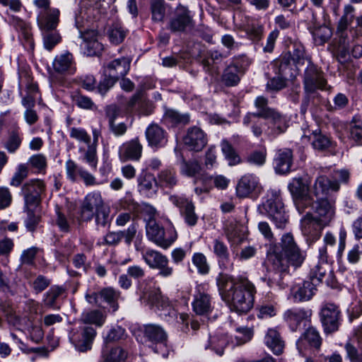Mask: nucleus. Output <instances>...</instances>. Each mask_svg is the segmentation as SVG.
Here are the masks:
<instances>
[{
	"label": "nucleus",
	"instance_id": "nucleus-34",
	"mask_svg": "<svg viewBox=\"0 0 362 362\" xmlns=\"http://www.w3.org/2000/svg\"><path fill=\"white\" fill-rule=\"evenodd\" d=\"M301 230L304 235L315 237L325 226H321L318 219L310 213H307L301 219Z\"/></svg>",
	"mask_w": 362,
	"mask_h": 362
},
{
	"label": "nucleus",
	"instance_id": "nucleus-4",
	"mask_svg": "<svg viewBox=\"0 0 362 362\" xmlns=\"http://www.w3.org/2000/svg\"><path fill=\"white\" fill-rule=\"evenodd\" d=\"M288 189L299 213L314 204L310 194V181L305 177H293L288 185Z\"/></svg>",
	"mask_w": 362,
	"mask_h": 362
},
{
	"label": "nucleus",
	"instance_id": "nucleus-16",
	"mask_svg": "<svg viewBox=\"0 0 362 362\" xmlns=\"http://www.w3.org/2000/svg\"><path fill=\"white\" fill-rule=\"evenodd\" d=\"M321 226H328L335 215V198L320 199L311 206Z\"/></svg>",
	"mask_w": 362,
	"mask_h": 362
},
{
	"label": "nucleus",
	"instance_id": "nucleus-22",
	"mask_svg": "<svg viewBox=\"0 0 362 362\" xmlns=\"http://www.w3.org/2000/svg\"><path fill=\"white\" fill-rule=\"evenodd\" d=\"M93 142L88 144L86 148L81 147L79 151L83 153L81 160L88 164L93 170H96L98 163V158L97 155V147L98 139L101 135L100 130L98 128H93Z\"/></svg>",
	"mask_w": 362,
	"mask_h": 362
},
{
	"label": "nucleus",
	"instance_id": "nucleus-49",
	"mask_svg": "<svg viewBox=\"0 0 362 362\" xmlns=\"http://www.w3.org/2000/svg\"><path fill=\"white\" fill-rule=\"evenodd\" d=\"M329 270V268L327 263L319 262L311 268L309 279L315 282L316 285L318 283H322Z\"/></svg>",
	"mask_w": 362,
	"mask_h": 362
},
{
	"label": "nucleus",
	"instance_id": "nucleus-29",
	"mask_svg": "<svg viewBox=\"0 0 362 362\" xmlns=\"http://www.w3.org/2000/svg\"><path fill=\"white\" fill-rule=\"evenodd\" d=\"M259 179L252 174L243 176L236 186V194L238 197L244 198L249 196L259 187Z\"/></svg>",
	"mask_w": 362,
	"mask_h": 362
},
{
	"label": "nucleus",
	"instance_id": "nucleus-5",
	"mask_svg": "<svg viewBox=\"0 0 362 362\" xmlns=\"http://www.w3.org/2000/svg\"><path fill=\"white\" fill-rule=\"evenodd\" d=\"M152 281L153 279H146L139 283L138 288L141 292L140 300L158 310H166L168 313H165V315H171L174 310L168 298L161 294L159 288L151 286L150 284Z\"/></svg>",
	"mask_w": 362,
	"mask_h": 362
},
{
	"label": "nucleus",
	"instance_id": "nucleus-28",
	"mask_svg": "<svg viewBox=\"0 0 362 362\" xmlns=\"http://www.w3.org/2000/svg\"><path fill=\"white\" fill-rule=\"evenodd\" d=\"M60 11L56 8L40 11L37 21L40 30L56 29L59 23Z\"/></svg>",
	"mask_w": 362,
	"mask_h": 362
},
{
	"label": "nucleus",
	"instance_id": "nucleus-25",
	"mask_svg": "<svg viewBox=\"0 0 362 362\" xmlns=\"http://www.w3.org/2000/svg\"><path fill=\"white\" fill-rule=\"evenodd\" d=\"M66 173L67 177L75 182L81 177L87 186L97 185L95 177L83 168L78 165L74 160L69 159L66 162Z\"/></svg>",
	"mask_w": 362,
	"mask_h": 362
},
{
	"label": "nucleus",
	"instance_id": "nucleus-32",
	"mask_svg": "<svg viewBox=\"0 0 362 362\" xmlns=\"http://www.w3.org/2000/svg\"><path fill=\"white\" fill-rule=\"evenodd\" d=\"M213 251L218 259L221 267L225 269L233 268V263L230 262L228 247L223 242L216 239L214 241Z\"/></svg>",
	"mask_w": 362,
	"mask_h": 362
},
{
	"label": "nucleus",
	"instance_id": "nucleus-27",
	"mask_svg": "<svg viewBox=\"0 0 362 362\" xmlns=\"http://www.w3.org/2000/svg\"><path fill=\"white\" fill-rule=\"evenodd\" d=\"M52 66L56 72L62 74H74L76 71L74 57L68 52L57 55L52 62Z\"/></svg>",
	"mask_w": 362,
	"mask_h": 362
},
{
	"label": "nucleus",
	"instance_id": "nucleus-54",
	"mask_svg": "<svg viewBox=\"0 0 362 362\" xmlns=\"http://www.w3.org/2000/svg\"><path fill=\"white\" fill-rule=\"evenodd\" d=\"M163 119L166 123L173 124H187L189 121L188 115H180L174 110H168L165 111Z\"/></svg>",
	"mask_w": 362,
	"mask_h": 362
},
{
	"label": "nucleus",
	"instance_id": "nucleus-10",
	"mask_svg": "<svg viewBox=\"0 0 362 362\" xmlns=\"http://www.w3.org/2000/svg\"><path fill=\"white\" fill-rule=\"evenodd\" d=\"M142 258L151 269L158 270L159 276L163 278L173 276L174 269L169 265L168 257L159 251L147 249L142 252Z\"/></svg>",
	"mask_w": 362,
	"mask_h": 362
},
{
	"label": "nucleus",
	"instance_id": "nucleus-42",
	"mask_svg": "<svg viewBox=\"0 0 362 362\" xmlns=\"http://www.w3.org/2000/svg\"><path fill=\"white\" fill-rule=\"evenodd\" d=\"M150 11L153 22H163L167 11L168 4L165 0H150Z\"/></svg>",
	"mask_w": 362,
	"mask_h": 362
},
{
	"label": "nucleus",
	"instance_id": "nucleus-2",
	"mask_svg": "<svg viewBox=\"0 0 362 362\" xmlns=\"http://www.w3.org/2000/svg\"><path fill=\"white\" fill-rule=\"evenodd\" d=\"M216 284L221 298L232 311L246 313L251 310L256 292L254 284L247 279H235L226 274H220Z\"/></svg>",
	"mask_w": 362,
	"mask_h": 362
},
{
	"label": "nucleus",
	"instance_id": "nucleus-14",
	"mask_svg": "<svg viewBox=\"0 0 362 362\" xmlns=\"http://www.w3.org/2000/svg\"><path fill=\"white\" fill-rule=\"evenodd\" d=\"M322 341L319 332L315 327L310 326L297 340V349L302 356H305L312 349H319Z\"/></svg>",
	"mask_w": 362,
	"mask_h": 362
},
{
	"label": "nucleus",
	"instance_id": "nucleus-9",
	"mask_svg": "<svg viewBox=\"0 0 362 362\" xmlns=\"http://www.w3.org/2000/svg\"><path fill=\"white\" fill-rule=\"evenodd\" d=\"M144 337L155 346L152 347L153 351L163 357L168 356V349L167 346L168 334L165 329L156 324H147L144 325Z\"/></svg>",
	"mask_w": 362,
	"mask_h": 362
},
{
	"label": "nucleus",
	"instance_id": "nucleus-41",
	"mask_svg": "<svg viewBox=\"0 0 362 362\" xmlns=\"http://www.w3.org/2000/svg\"><path fill=\"white\" fill-rule=\"evenodd\" d=\"M309 140L314 149L317 151H325L332 146L333 143L330 139L320 132L314 131L310 136Z\"/></svg>",
	"mask_w": 362,
	"mask_h": 362
},
{
	"label": "nucleus",
	"instance_id": "nucleus-35",
	"mask_svg": "<svg viewBox=\"0 0 362 362\" xmlns=\"http://www.w3.org/2000/svg\"><path fill=\"white\" fill-rule=\"evenodd\" d=\"M22 142V138L20 134V127L17 122L12 124L8 130V139L4 144L5 148L11 153L16 151Z\"/></svg>",
	"mask_w": 362,
	"mask_h": 362
},
{
	"label": "nucleus",
	"instance_id": "nucleus-40",
	"mask_svg": "<svg viewBox=\"0 0 362 362\" xmlns=\"http://www.w3.org/2000/svg\"><path fill=\"white\" fill-rule=\"evenodd\" d=\"M354 7L350 4L346 5L344 8V13L339 21L337 29V32L341 38H344L345 31L354 21Z\"/></svg>",
	"mask_w": 362,
	"mask_h": 362
},
{
	"label": "nucleus",
	"instance_id": "nucleus-12",
	"mask_svg": "<svg viewBox=\"0 0 362 362\" xmlns=\"http://www.w3.org/2000/svg\"><path fill=\"white\" fill-rule=\"evenodd\" d=\"M45 189V185L41 180L34 179L25 182L21 188L25 203L24 209L37 207L41 202V196Z\"/></svg>",
	"mask_w": 362,
	"mask_h": 362
},
{
	"label": "nucleus",
	"instance_id": "nucleus-50",
	"mask_svg": "<svg viewBox=\"0 0 362 362\" xmlns=\"http://www.w3.org/2000/svg\"><path fill=\"white\" fill-rule=\"evenodd\" d=\"M201 166L197 160L182 159L180 166V171L182 175L192 177L199 174Z\"/></svg>",
	"mask_w": 362,
	"mask_h": 362
},
{
	"label": "nucleus",
	"instance_id": "nucleus-18",
	"mask_svg": "<svg viewBox=\"0 0 362 362\" xmlns=\"http://www.w3.org/2000/svg\"><path fill=\"white\" fill-rule=\"evenodd\" d=\"M340 311L334 304H327L321 310L320 318L327 334L333 333L338 330L340 322Z\"/></svg>",
	"mask_w": 362,
	"mask_h": 362
},
{
	"label": "nucleus",
	"instance_id": "nucleus-11",
	"mask_svg": "<svg viewBox=\"0 0 362 362\" xmlns=\"http://www.w3.org/2000/svg\"><path fill=\"white\" fill-rule=\"evenodd\" d=\"M303 82L308 95L315 93L317 90H323L327 85L324 72L313 63H309L305 69Z\"/></svg>",
	"mask_w": 362,
	"mask_h": 362
},
{
	"label": "nucleus",
	"instance_id": "nucleus-43",
	"mask_svg": "<svg viewBox=\"0 0 362 362\" xmlns=\"http://www.w3.org/2000/svg\"><path fill=\"white\" fill-rule=\"evenodd\" d=\"M44 47L50 51L62 40L59 33L56 29L40 30Z\"/></svg>",
	"mask_w": 362,
	"mask_h": 362
},
{
	"label": "nucleus",
	"instance_id": "nucleus-26",
	"mask_svg": "<svg viewBox=\"0 0 362 362\" xmlns=\"http://www.w3.org/2000/svg\"><path fill=\"white\" fill-rule=\"evenodd\" d=\"M145 136L148 146L156 149L164 147L168 141L166 132L156 124L146 128Z\"/></svg>",
	"mask_w": 362,
	"mask_h": 362
},
{
	"label": "nucleus",
	"instance_id": "nucleus-31",
	"mask_svg": "<svg viewBox=\"0 0 362 362\" xmlns=\"http://www.w3.org/2000/svg\"><path fill=\"white\" fill-rule=\"evenodd\" d=\"M130 63L131 59L125 57L114 59L105 68V72L119 80L127 74L130 69Z\"/></svg>",
	"mask_w": 362,
	"mask_h": 362
},
{
	"label": "nucleus",
	"instance_id": "nucleus-24",
	"mask_svg": "<svg viewBox=\"0 0 362 362\" xmlns=\"http://www.w3.org/2000/svg\"><path fill=\"white\" fill-rule=\"evenodd\" d=\"M317 291L316 284L309 280L294 284L291 288V296L293 302L301 303L310 300Z\"/></svg>",
	"mask_w": 362,
	"mask_h": 362
},
{
	"label": "nucleus",
	"instance_id": "nucleus-57",
	"mask_svg": "<svg viewBox=\"0 0 362 362\" xmlns=\"http://www.w3.org/2000/svg\"><path fill=\"white\" fill-rule=\"evenodd\" d=\"M28 167L25 164L18 165L16 171L11 180L10 185L16 187H19L28 176Z\"/></svg>",
	"mask_w": 362,
	"mask_h": 362
},
{
	"label": "nucleus",
	"instance_id": "nucleus-45",
	"mask_svg": "<svg viewBox=\"0 0 362 362\" xmlns=\"http://www.w3.org/2000/svg\"><path fill=\"white\" fill-rule=\"evenodd\" d=\"M221 151L228 160L229 165H235L241 163V158L233 147L231 144L226 139L221 142Z\"/></svg>",
	"mask_w": 362,
	"mask_h": 362
},
{
	"label": "nucleus",
	"instance_id": "nucleus-19",
	"mask_svg": "<svg viewBox=\"0 0 362 362\" xmlns=\"http://www.w3.org/2000/svg\"><path fill=\"white\" fill-rule=\"evenodd\" d=\"M192 307L197 315L204 316L209 315L214 309L211 296L201 286L196 287Z\"/></svg>",
	"mask_w": 362,
	"mask_h": 362
},
{
	"label": "nucleus",
	"instance_id": "nucleus-6",
	"mask_svg": "<svg viewBox=\"0 0 362 362\" xmlns=\"http://www.w3.org/2000/svg\"><path fill=\"white\" fill-rule=\"evenodd\" d=\"M146 236L153 243L163 249H168L177 239V234L174 227L167 231L154 219L149 218L146 226Z\"/></svg>",
	"mask_w": 362,
	"mask_h": 362
},
{
	"label": "nucleus",
	"instance_id": "nucleus-46",
	"mask_svg": "<svg viewBox=\"0 0 362 362\" xmlns=\"http://www.w3.org/2000/svg\"><path fill=\"white\" fill-rule=\"evenodd\" d=\"M349 136L357 145L362 144V119L358 115L354 116L350 122Z\"/></svg>",
	"mask_w": 362,
	"mask_h": 362
},
{
	"label": "nucleus",
	"instance_id": "nucleus-7",
	"mask_svg": "<svg viewBox=\"0 0 362 362\" xmlns=\"http://www.w3.org/2000/svg\"><path fill=\"white\" fill-rule=\"evenodd\" d=\"M269 218L274 223L276 228L284 229L288 221L281 198L275 192L262 204Z\"/></svg>",
	"mask_w": 362,
	"mask_h": 362
},
{
	"label": "nucleus",
	"instance_id": "nucleus-48",
	"mask_svg": "<svg viewBox=\"0 0 362 362\" xmlns=\"http://www.w3.org/2000/svg\"><path fill=\"white\" fill-rule=\"evenodd\" d=\"M291 57L293 63L296 65H303L305 61L312 63L310 56L306 53L304 46L300 43H295L293 49L291 53Z\"/></svg>",
	"mask_w": 362,
	"mask_h": 362
},
{
	"label": "nucleus",
	"instance_id": "nucleus-52",
	"mask_svg": "<svg viewBox=\"0 0 362 362\" xmlns=\"http://www.w3.org/2000/svg\"><path fill=\"white\" fill-rule=\"evenodd\" d=\"M192 262L201 275H206L210 272V264L206 257L202 252H195L192 257Z\"/></svg>",
	"mask_w": 362,
	"mask_h": 362
},
{
	"label": "nucleus",
	"instance_id": "nucleus-39",
	"mask_svg": "<svg viewBox=\"0 0 362 362\" xmlns=\"http://www.w3.org/2000/svg\"><path fill=\"white\" fill-rule=\"evenodd\" d=\"M128 33V30L120 23H114L108 28L107 34L112 44L119 45L124 40Z\"/></svg>",
	"mask_w": 362,
	"mask_h": 362
},
{
	"label": "nucleus",
	"instance_id": "nucleus-21",
	"mask_svg": "<svg viewBox=\"0 0 362 362\" xmlns=\"http://www.w3.org/2000/svg\"><path fill=\"white\" fill-rule=\"evenodd\" d=\"M311 311L303 308H292L284 312L283 317L290 329L296 332L303 324L304 326L310 322Z\"/></svg>",
	"mask_w": 362,
	"mask_h": 362
},
{
	"label": "nucleus",
	"instance_id": "nucleus-58",
	"mask_svg": "<svg viewBox=\"0 0 362 362\" xmlns=\"http://www.w3.org/2000/svg\"><path fill=\"white\" fill-rule=\"evenodd\" d=\"M194 210V205L192 203L180 212L185 223L191 227L194 226L198 221V216L196 214Z\"/></svg>",
	"mask_w": 362,
	"mask_h": 362
},
{
	"label": "nucleus",
	"instance_id": "nucleus-47",
	"mask_svg": "<svg viewBox=\"0 0 362 362\" xmlns=\"http://www.w3.org/2000/svg\"><path fill=\"white\" fill-rule=\"evenodd\" d=\"M224 232L228 240L231 244H238L241 242L242 238L240 230V226L235 221H228L224 227Z\"/></svg>",
	"mask_w": 362,
	"mask_h": 362
},
{
	"label": "nucleus",
	"instance_id": "nucleus-38",
	"mask_svg": "<svg viewBox=\"0 0 362 362\" xmlns=\"http://www.w3.org/2000/svg\"><path fill=\"white\" fill-rule=\"evenodd\" d=\"M157 180L161 187L173 188L178 182L176 170L173 168L162 170L157 175Z\"/></svg>",
	"mask_w": 362,
	"mask_h": 362
},
{
	"label": "nucleus",
	"instance_id": "nucleus-59",
	"mask_svg": "<svg viewBox=\"0 0 362 362\" xmlns=\"http://www.w3.org/2000/svg\"><path fill=\"white\" fill-rule=\"evenodd\" d=\"M69 136L71 139L76 140L80 143H83L88 146L91 141L90 135L87 131L81 127H71L69 129Z\"/></svg>",
	"mask_w": 362,
	"mask_h": 362
},
{
	"label": "nucleus",
	"instance_id": "nucleus-53",
	"mask_svg": "<svg viewBox=\"0 0 362 362\" xmlns=\"http://www.w3.org/2000/svg\"><path fill=\"white\" fill-rule=\"evenodd\" d=\"M119 296V291L112 288H105L100 291V298H101L102 303L103 302L107 303L112 307L114 310H117L118 308L117 301Z\"/></svg>",
	"mask_w": 362,
	"mask_h": 362
},
{
	"label": "nucleus",
	"instance_id": "nucleus-23",
	"mask_svg": "<svg viewBox=\"0 0 362 362\" xmlns=\"http://www.w3.org/2000/svg\"><path fill=\"white\" fill-rule=\"evenodd\" d=\"M143 146L138 137L124 143L119 148V158L122 162L138 161L141 157Z\"/></svg>",
	"mask_w": 362,
	"mask_h": 362
},
{
	"label": "nucleus",
	"instance_id": "nucleus-17",
	"mask_svg": "<svg viewBox=\"0 0 362 362\" xmlns=\"http://www.w3.org/2000/svg\"><path fill=\"white\" fill-rule=\"evenodd\" d=\"M182 141L189 151L199 152L207 144L208 139L206 133L201 128L194 126L187 129Z\"/></svg>",
	"mask_w": 362,
	"mask_h": 362
},
{
	"label": "nucleus",
	"instance_id": "nucleus-63",
	"mask_svg": "<svg viewBox=\"0 0 362 362\" xmlns=\"http://www.w3.org/2000/svg\"><path fill=\"white\" fill-rule=\"evenodd\" d=\"M80 37L83 39L84 42L87 43V47H89L90 44L95 49H100L101 44L98 41V33L94 30H89L85 32L80 31Z\"/></svg>",
	"mask_w": 362,
	"mask_h": 362
},
{
	"label": "nucleus",
	"instance_id": "nucleus-33",
	"mask_svg": "<svg viewBox=\"0 0 362 362\" xmlns=\"http://www.w3.org/2000/svg\"><path fill=\"white\" fill-rule=\"evenodd\" d=\"M264 341L267 347L274 354L280 355L283 353L284 341L276 329L273 328L269 329L264 337Z\"/></svg>",
	"mask_w": 362,
	"mask_h": 362
},
{
	"label": "nucleus",
	"instance_id": "nucleus-64",
	"mask_svg": "<svg viewBox=\"0 0 362 362\" xmlns=\"http://www.w3.org/2000/svg\"><path fill=\"white\" fill-rule=\"evenodd\" d=\"M118 81L108 73L105 72L104 78L101 80L98 86V90L101 95H105Z\"/></svg>",
	"mask_w": 362,
	"mask_h": 362
},
{
	"label": "nucleus",
	"instance_id": "nucleus-36",
	"mask_svg": "<svg viewBox=\"0 0 362 362\" xmlns=\"http://www.w3.org/2000/svg\"><path fill=\"white\" fill-rule=\"evenodd\" d=\"M228 344V337L225 334H221L211 336L204 346L206 350L210 349L215 352L218 356H221Z\"/></svg>",
	"mask_w": 362,
	"mask_h": 362
},
{
	"label": "nucleus",
	"instance_id": "nucleus-1",
	"mask_svg": "<svg viewBox=\"0 0 362 362\" xmlns=\"http://www.w3.org/2000/svg\"><path fill=\"white\" fill-rule=\"evenodd\" d=\"M306 258V252L302 250L296 243L293 235L291 233L284 234L279 245H271L267 254L269 266L275 272V276H269L267 284L269 287H278L283 289L285 284L281 276L288 273L290 266L294 269L301 267Z\"/></svg>",
	"mask_w": 362,
	"mask_h": 362
},
{
	"label": "nucleus",
	"instance_id": "nucleus-56",
	"mask_svg": "<svg viewBox=\"0 0 362 362\" xmlns=\"http://www.w3.org/2000/svg\"><path fill=\"white\" fill-rule=\"evenodd\" d=\"M263 30V25L257 22L249 23L245 28L248 38L252 41H259L262 38Z\"/></svg>",
	"mask_w": 362,
	"mask_h": 362
},
{
	"label": "nucleus",
	"instance_id": "nucleus-20",
	"mask_svg": "<svg viewBox=\"0 0 362 362\" xmlns=\"http://www.w3.org/2000/svg\"><path fill=\"white\" fill-rule=\"evenodd\" d=\"M95 335V329L84 326L71 336V341L78 351L86 352L91 349Z\"/></svg>",
	"mask_w": 362,
	"mask_h": 362
},
{
	"label": "nucleus",
	"instance_id": "nucleus-61",
	"mask_svg": "<svg viewBox=\"0 0 362 362\" xmlns=\"http://www.w3.org/2000/svg\"><path fill=\"white\" fill-rule=\"evenodd\" d=\"M237 335L235 339L236 345L240 346L250 341L253 337V330L247 327H240L236 328Z\"/></svg>",
	"mask_w": 362,
	"mask_h": 362
},
{
	"label": "nucleus",
	"instance_id": "nucleus-8",
	"mask_svg": "<svg viewBox=\"0 0 362 362\" xmlns=\"http://www.w3.org/2000/svg\"><path fill=\"white\" fill-rule=\"evenodd\" d=\"M194 27L193 14L189 8L179 4L170 17L168 28L174 33H186Z\"/></svg>",
	"mask_w": 362,
	"mask_h": 362
},
{
	"label": "nucleus",
	"instance_id": "nucleus-60",
	"mask_svg": "<svg viewBox=\"0 0 362 362\" xmlns=\"http://www.w3.org/2000/svg\"><path fill=\"white\" fill-rule=\"evenodd\" d=\"M110 209L105 205L98 210L95 214V224L99 227L105 228L110 225Z\"/></svg>",
	"mask_w": 362,
	"mask_h": 362
},
{
	"label": "nucleus",
	"instance_id": "nucleus-51",
	"mask_svg": "<svg viewBox=\"0 0 362 362\" xmlns=\"http://www.w3.org/2000/svg\"><path fill=\"white\" fill-rule=\"evenodd\" d=\"M240 72L230 64L226 68L222 75V81L226 86H235L240 81Z\"/></svg>",
	"mask_w": 362,
	"mask_h": 362
},
{
	"label": "nucleus",
	"instance_id": "nucleus-44",
	"mask_svg": "<svg viewBox=\"0 0 362 362\" xmlns=\"http://www.w3.org/2000/svg\"><path fill=\"white\" fill-rule=\"evenodd\" d=\"M127 351L119 346H114L103 353V362H125Z\"/></svg>",
	"mask_w": 362,
	"mask_h": 362
},
{
	"label": "nucleus",
	"instance_id": "nucleus-37",
	"mask_svg": "<svg viewBox=\"0 0 362 362\" xmlns=\"http://www.w3.org/2000/svg\"><path fill=\"white\" fill-rule=\"evenodd\" d=\"M310 30L316 45H324L332 35V30L325 24L322 25L314 24L310 28Z\"/></svg>",
	"mask_w": 362,
	"mask_h": 362
},
{
	"label": "nucleus",
	"instance_id": "nucleus-30",
	"mask_svg": "<svg viewBox=\"0 0 362 362\" xmlns=\"http://www.w3.org/2000/svg\"><path fill=\"white\" fill-rule=\"evenodd\" d=\"M293 161V153L288 148L280 149L274 159V166L276 173L286 174L290 172Z\"/></svg>",
	"mask_w": 362,
	"mask_h": 362
},
{
	"label": "nucleus",
	"instance_id": "nucleus-62",
	"mask_svg": "<svg viewBox=\"0 0 362 362\" xmlns=\"http://www.w3.org/2000/svg\"><path fill=\"white\" fill-rule=\"evenodd\" d=\"M73 102L76 105L82 109H92L94 103L91 98L82 95L79 92H75L71 95Z\"/></svg>",
	"mask_w": 362,
	"mask_h": 362
},
{
	"label": "nucleus",
	"instance_id": "nucleus-13",
	"mask_svg": "<svg viewBox=\"0 0 362 362\" xmlns=\"http://www.w3.org/2000/svg\"><path fill=\"white\" fill-rule=\"evenodd\" d=\"M340 189L339 181L332 180L324 175H318L310 185L312 198L316 199L332 198V192H337Z\"/></svg>",
	"mask_w": 362,
	"mask_h": 362
},
{
	"label": "nucleus",
	"instance_id": "nucleus-55",
	"mask_svg": "<svg viewBox=\"0 0 362 362\" xmlns=\"http://www.w3.org/2000/svg\"><path fill=\"white\" fill-rule=\"evenodd\" d=\"M81 320L86 324L101 326L105 322V317L100 311L95 310L83 313L81 315Z\"/></svg>",
	"mask_w": 362,
	"mask_h": 362
},
{
	"label": "nucleus",
	"instance_id": "nucleus-3",
	"mask_svg": "<svg viewBox=\"0 0 362 362\" xmlns=\"http://www.w3.org/2000/svg\"><path fill=\"white\" fill-rule=\"evenodd\" d=\"M255 106L257 109V117L269 120V126L266 130V134L275 137L286 130L288 126L285 117L268 107V100L266 98L257 97L255 100Z\"/></svg>",
	"mask_w": 362,
	"mask_h": 362
},
{
	"label": "nucleus",
	"instance_id": "nucleus-15",
	"mask_svg": "<svg viewBox=\"0 0 362 362\" xmlns=\"http://www.w3.org/2000/svg\"><path fill=\"white\" fill-rule=\"evenodd\" d=\"M105 206L103 199L99 192L88 193L80 206V216L83 221H90L94 214Z\"/></svg>",
	"mask_w": 362,
	"mask_h": 362
}]
</instances>
